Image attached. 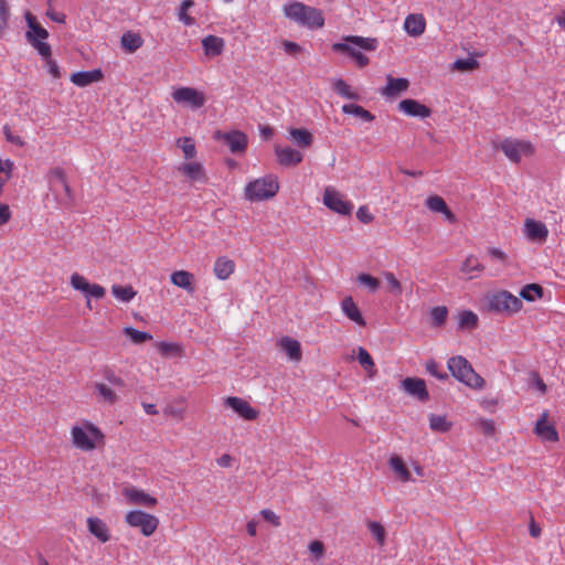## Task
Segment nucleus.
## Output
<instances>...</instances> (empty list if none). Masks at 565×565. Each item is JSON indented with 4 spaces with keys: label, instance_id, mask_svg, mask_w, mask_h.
Masks as SVG:
<instances>
[{
    "label": "nucleus",
    "instance_id": "1",
    "mask_svg": "<svg viewBox=\"0 0 565 565\" xmlns=\"http://www.w3.org/2000/svg\"><path fill=\"white\" fill-rule=\"evenodd\" d=\"M377 45L379 42L374 38L348 35L341 42L333 43L332 51L349 55L360 68H363L370 63L369 57L363 52H373L377 49Z\"/></svg>",
    "mask_w": 565,
    "mask_h": 565
},
{
    "label": "nucleus",
    "instance_id": "2",
    "mask_svg": "<svg viewBox=\"0 0 565 565\" xmlns=\"http://www.w3.org/2000/svg\"><path fill=\"white\" fill-rule=\"evenodd\" d=\"M70 435L74 448L84 452L94 451L105 445V435L102 429L87 419L73 425Z\"/></svg>",
    "mask_w": 565,
    "mask_h": 565
},
{
    "label": "nucleus",
    "instance_id": "3",
    "mask_svg": "<svg viewBox=\"0 0 565 565\" xmlns=\"http://www.w3.org/2000/svg\"><path fill=\"white\" fill-rule=\"evenodd\" d=\"M284 15L301 26L320 29L324 25L322 12L299 1H290L282 6Z\"/></svg>",
    "mask_w": 565,
    "mask_h": 565
},
{
    "label": "nucleus",
    "instance_id": "4",
    "mask_svg": "<svg viewBox=\"0 0 565 565\" xmlns=\"http://www.w3.org/2000/svg\"><path fill=\"white\" fill-rule=\"evenodd\" d=\"M278 177L266 174L248 182L245 186V198L250 202H260L273 199L279 191Z\"/></svg>",
    "mask_w": 565,
    "mask_h": 565
},
{
    "label": "nucleus",
    "instance_id": "5",
    "mask_svg": "<svg viewBox=\"0 0 565 565\" xmlns=\"http://www.w3.org/2000/svg\"><path fill=\"white\" fill-rule=\"evenodd\" d=\"M448 369L452 376L473 390H481L484 380L475 372L471 364L461 355L448 360Z\"/></svg>",
    "mask_w": 565,
    "mask_h": 565
},
{
    "label": "nucleus",
    "instance_id": "6",
    "mask_svg": "<svg viewBox=\"0 0 565 565\" xmlns=\"http://www.w3.org/2000/svg\"><path fill=\"white\" fill-rule=\"evenodd\" d=\"M25 20L29 26V31L25 34L28 42L44 60H49V57L52 56V49L51 45L44 41L49 38L47 30L36 21V18L31 12L25 13Z\"/></svg>",
    "mask_w": 565,
    "mask_h": 565
},
{
    "label": "nucleus",
    "instance_id": "7",
    "mask_svg": "<svg viewBox=\"0 0 565 565\" xmlns=\"http://www.w3.org/2000/svg\"><path fill=\"white\" fill-rule=\"evenodd\" d=\"M505 157L513 163H519L522 158L532 157L535 153V147L530 140L505 138L499 145Z\"/></svg>",
    "mask_w": 565,
    "mask_h": 565
},
{
    "label": "nucleus",
    "instance_id": "8",
    "mask_svg": "<svg viewBox=\"0 0 565 565\" xmlns=\"http://www.w3.org/2000/svg\"><path fill=\"white\" fill-rule=\"evenodd\" d=\"M488 306L491 311L509 316L519 312L523 307L521 299L507 290L492 294L489 297Z\"/></svg>",
    "mask_w": 565,
    "mask_h": 565
},
{
    "label": "nucleus",
    "instance_id": "9",
    "mask_svg": "<svg viewBox=\"0 0 565 565\" xmlns=\"http://www.w3.org/2000/svg\"><path fill=\"white\" fill-rule=\"evenodd\" d=\"M125 522L130 527L139 529L143 536H151L159 526V519L142 510H131L125 515Z\"/></svg>",
    "mask_w": 565,
    "mask_h": 565
},
{
    "label": "nucleus",
    "instance_id": "10",
    "mask_svg": "<svg viewBox=\"0 0 565 565\" xmlns=\"http://www.w3.org/2000/svg\"><path fill=\"white\" fill-rule=\"evenodd\" d=\"M172 99L183 107H189L192 110L200 109L206 103V96L203 92L189 86H181L175 88L172 94Z\"/></svg>",
    "mask_w": 565,
    "mask_h": 565
},
{
    "label": "nucleus",
    "instance_id": "11",
    "mask_svg": "<svg viewBox=\"0 0 565 565\" xmlns=\"http://www.w3.org/2000/svg\"><path fill=\"white\" fill-rule=\"evenodd\" d=\"M70 284L73 289L81 291L86 298L87 308L90 307V298L102 299L106 295V290L98 284H92L83 275L73 273L70 278Z\"/></svg>",
    "mask_w": 565,
    "mask_h": 565
},
{
    "label": "nucleus",
    "instance_id": "12",
    "mask_svg": "<svg viewBox=\"0 0 565 565\" xmlns=\"http://www.w3.org/2000/svg\"><path fill=\"white\" fill-rule=\"evenodd\" d=\"M323 204L339 215L349 216L353 211V203L344 199V195L332 186H327L322 196Z\"/></svg>",
    "mask_w": 565,
    "mask_h": 565
},
{
    "label": "nucleus",
    "instance_id": "13",
    "mask_svg": "<svg viewBox=\"0 0 565 565\" xmlns=\"http://www.w3.org/2000/svg\"><path fill=\"white\" fill-rule=\"evenodd\" d=\"M213 139L223 141L232 153L242 154L248 147V137L241 130L221 131L216 130L213 134Z\"/></svg>",
    "mask_w": 565,
    "mask_h": 565
},
{
    "label": "nucleus",
    "instance_id": "14",
    "mask_svg": "<svg viewBox=\"0 0 565 565\" xmlns=\"http://www.w3.org/2000/svg\"><path fill=\"white\" fill-rule=\"evenodd\" d=\"M47 178L51 190H56V186L60 185L64 191V195L60 199V203L62 205L70 206L74 201V196L64 170L61 168H53L49 171Z\"/></svg>",
    "mask_w": 565,
    "mask_h": 565
},
{
    "label": "nucleus",
    "instance_id": "15",
    "mask_svg": "<svg viewBox=\"0 0 565 565\" xmlns=\"http://www.w3.org/2000/svg\"><path fill=\"white\" fill-rule=\"evenodd\" d=\"M223 405L227 408H231L234 413H236L241 418L245 420H255L259 416V412L242 397H224Z\"/></svg>",
    "mask_w": 565,
    "mask_h": 565
},
{
    "label": "nucleus",
    "instance_id": "16",
    "mask_svg": "<svg viewBox=\"0 0 565 565\" xmlns=\"http://www.w3.org/2000/svg\"><path fill=\"white\" fill-rule=\"evenodd\" d=\"M274 152L277 163L285 168L296 167L303 160V153L290 146L275 145Z\"/></svg>",
    "mask_w": 565,
    "mask_h": 565
},
{
    "label": "nucleus",
    "instance_id": "17",
    "mask_svg": "<svg viewBox=\"0 0 565 565\" xmlns=\"http://www.w3.org/2000/svg\"><path fill=\"white\" fill-rule=\"evenodd\" d=\"M122 495L129 504L153 508L158 504L156 497L147 493L145 490L135 486H127L121 491Z\"/></svg>",
    "mask_w": 565,
    "mask_h": 565
},
{
    "label": "nucleus",
    "instance_id": "18",
    "mask_svg": "<svg viewBox=\"0 0 565 565\" xmlns=\"http://www.w3.org/2000/svg\"><path fill=\"white\" fill-rule=\"evenodd\" d=\"M177 170L191 183H205L207 181L205 168L199 161L183 162L178 166Z\"/></svg>",
    "mask_w": 565,
    "mask_h": 565
},
{
    "label": "nucleus",
    "instance_id": "19",
    "mask_svg": "<svg viewBox=\"0 0 565 565\" xmlns=\"http://www.w3.org/2000/svg\"><path fill=\"white\" fill-rule=\"evenodd\" d=\"M401 386L405 393L416 397L419 402H427L429 399V393L423 379L406 377L402 381Z\"/></svg>",
    "mask_w": 565,
    "mask_h": 565
},
{
    "label": "nucleus",
    "instance_id": "20",
    "mask_svg": "<svg viewBox=\"0 0 565 565\" xmlns=\"http://www.w3.org/2000/svg\"><path fill=\"white\" fill-rule=\"evenodd\" d=\"M524 234L531 242L543 243L547 238L548 230L544 223L526 218L524 222Z\"/></svg>",
    "mask_w": 565,
    "mask_h": 565
},
{
    "label": "nucleus",
    "instance_id": "21",
    "mask_svg": "<svg viewBox=\"0 0 565 565\" xmlns=\"http://www.w3.org/2000/svg\"><path fill=\"white\" fill-rule=\"evenodd\" d=\"M547 418L548 414L544 412L535 424L534 433L543 441L556 443L558 440V433L554 425L548 423Z\"/></svg>",
    "mask_w": 565,
    "mask_h": 565
},
{
    "label": "nucleus",
    "instance_id": "22",
    "mask_svg": "<svg viewBox=\"0 0 565 565\" xmlns=\"http://www.w3.org/2000/svg\"><path fill=\"white\" fill-rule=\"evenodd\" d=\"M398 109L411 117L427 118L431 115V109L416 99H403L398 104Z\"/></svg>",
    "mask_w": 565,
    "mask_h": 565
},
{
    "label": "nucleus",
    "instance_id": "23",
    "mask_svg": "<svg viewBox=\"0 0 565 565\" xmlns=\"http://www.w3.org/2000/svg\"><path fill=\"white\" fill-rule=\"evenodd\" d=\"M387 84L381 89V94L387 98H395L408 89L409 82L407 78H396L392 75L386 76Z\"/></svg>",
    "mask_w": 565,
    "mask_h": 565
},
{
    "label": "nucleus",
    "instance_id": "24",
    "mask_svg": "<svg viewBox=\"0 0 565 565\" xmlns=\"http://www.w3.org/2000/svg\"><path fill=\"white\" fill-rule=\"evenodd\" d=\"M278 348L285 352L289 360L299 362L302 359L301 344L290 337H282L277 341Z\"/></svg>",
    "mask_w": 565,
    "mask_h": 565
},
{
    "label": "nucleus",
    "instance_id": "25",
    "mask_svg": "<svg viewBox=\"0 0 565 565\" xmlns=\"http://www.w3.org/2000/svg\"><path fill=\"white\" fill-rule=\"evenodd\" d=\"M426 29V20L420 13L408 14L404 20V30L413 38L420 36Z\"/></svg>",
    "mask_w": 565,
    "mask_h": 565
},
{
    "label": "nucleus",
    "instance_id": "26",
    "mask_svg": "<svg viewBox=\"0 0 565 565\" xmlns=\"http://www.w3.org/2000/svg\"><path fill=\"white\" fill-rule=\"evenodd\" d=\"M87 530L102 543H106L110 540V531L107 524L97 516L87 519Z\"/></svg>",
    "mask_w": 565,
    "mask_h": 565
},
{
    "label": "nucleus",
    "instance_id": "27",
    "mask_svg": "<svg viewBox=\"0 0 565 565\" xmlns=\"http://www.w3.org/2000/svg\"><path fill=\"white\" fill-rule=\"evenodd\" d=\"M341 310L349 320L356 323L360 327H365L366 322L363 318L359 307L354 302L351 296L345 297L341 302Z\"/></svg>",
    "mask_w": 565,
    "mask_h": 565
},
{
    "label": "nucleus",
    "instance_id": "28",
    "mask_svg": "<svg viewBox=\"0 0 565 565\" xmlns=\"http://www.w3.org/2000/svg\"><path fill=\"white\" fill-rule=\"evenodd\" d=\"M171 282L184 289L188 294H193L195 291L194 285V275L188 270H175L170 276Z\"/></svg>",
    "mask_w": 565,
    "mask_h": 565
},
{
    "label": "nucleus",
    "instance_id": "29",
    "mask_svg": "<svg viewBox=\"0 0 565 565\" xmlns=\"http://www.w3.org/2000/svg\"><path fill=\"white\" fill-rule=\"evenodd\" d=\"M103 77L104 75L100 70L83 71L73 73L71 75V82L78 87H85L102 81Z\"/></svg>",
    "mask_w": 565,
    "mask_h": 565
},
{
    "label": "nucleus",
    "instance_id": "30",
    "mask_svg": "<svg viewBox=\"0 0 565 565\" xmlns=\"http://www.w3.org/2000/svg\"><path fill=\"white\" fill-rule=\"evenodd\" d=\"M426 206L431 212L444 214L445 217L447 218V221H449L450 223H455L456 222L455 214L449 210V207L447 206L446 201L441 196H439V195H430V196H428L427 200H426Z\"/></svg>",
    "mask_w": 565,
    "mask_h": 565
},
{
    "label": "nucleus",
    "instance_id": "31",
    "mask_svg": "<svg viewBox=\"0 0 565 565\" xmlns=\"http://www.w3.org/2000/svg\"><path fill=\"white\" fill-rule=\"evenodd\" d=\"M202 46L206 56L215 57L223 53L225 42L220 36L207 35L202 40Z\"/></svg>",
    "mask_w": 565,
    "mask_h": 565
},
{
    "label": "nucleus",
    "instance_id": "32",
    "mask_svg": "<svg viewBox=\"0 0 565 565\" xmlns=\"http://www.w3.org/2000/svg\"><path fill=\"white\" fill-rule=\"evenodd\" d=\"M388 467L394 472L396 479L401 482H408L412 480L411 472L404 462V460L397 456L393 455L388 459Z\"/></svg>",
    "mask_w": 565,
    "mask_h": 565
},
{
    "label": "nucleus",
    "instance_id": "33",
    "mask_svg": "<svg viewBox=\"0 0 565 565\" xmlns=\"http://www.w3.org/2000/svg\"><path fill=\"white\" fill-rule=\"evenodd\" d=\"M234 270L235 263L225 256L218 257L213 266L215 276L221 280H226L230 278Z\"/></svg>",
    "mask_w": 565,
    "mask_h": 565
},
{
    "label": "nucleus",
    "instance_id": "34",
    "mask_svg": "<svg viewBox=\"0 0 565 565\" xmlns=\"http://www.w3.org/2000/svg\"><path fill=\"white\" fill-rule=\"evenodd\" d=\"M290 140L300 148H309L313 142L312 134L306 128H290Z\"/></svg>",
    "mask_w": 565,
    "mask_h": 565
},
{
    "label": "nucleus",
    "instance_id": "35",
    "mask_svg": "<svg viewBox=\"0 0 565 565\" xmlns=\"http://www.w3.org/2000/svg\"><path fill=\"white\" fill-rule=\"evenodd\" d=\"M156 347L159 354L163 358H181L184 355V348L180 343L160 341Z\"/></svg>",
    "mask_w": 565,
    "mask_h": 565
},
{
    "label": "nucleus",
    "instance_id": "36",
    "mask_svg": "<svg viewBox=\"0 0 565 565\" xmlns=\"http://www.w3.org/2000/svg\"><path fill=\"white\" fill-rule=\"evenodd\" d=\"M484 269L483 265L475 255H469L463 260L460 270L469 279L476 278Z\"/></svg>",
    "mask_w": 565,
    "mask_h": 565
},
{
    "label": "nucleus",
    "instance_id": "37",
    "mask_svg": "<svg viewBox=\"0 0 565 565\" xmlns=\"http://www.w3.org/2000/svg\"><path fill=\"white\" fill-rule=\"evenodd\" d=\"M94 388L98 395V399L108 405H115L119 401L117 393L107 384L97 382Z\"/></svg>",
    "mask_w": 565,
    "mask_h": 565
},
{
    "label": "nucleus",
    "instance_id": "38",
    "mask_svg": "<svg viewBox=\"0 0 565 565\" xmlns=\"http://www.w3.org/2000/svg\"><path fill=\"white\" fill-rule=\"evenodd\" d=\"M175 143L182 150L185 160H192L196 157L198 150L192 137H180L175 140Z\"/></svg>",
    "mask_w": 565,
    "mask_h": 565
},
{
    "label": "nucleus",
    "instance_id": "39",
    "mask_svg": "<svg viewBox=\"0 0 565 565\" xmlns=\"http://www.w3.org/2000/svg\"><path fill=\"white\" fill-rule=\"evenodd\" d=\"M120 43L127 52L134 53L142 46L143 40L138 33L126 32L122 34Z\"/></svg>",
    "mask_w": 565,
    "mask_h": 565
},
{
    "label": "nucleus",
    "instance_id": "40",
    "mask_svg": "<svg viewBox=\"0 0 565 565\" xmlns=\"http://www.w3.org/2000/svg\"><path fill=\"white\" fill-rule=\"evenodd\" d=\"M342 111L348 115H354L366 122H371L375 119V116L371 111L358 104H345L342 106Z\"/></svg>",
    "mask_w": 565,
    "mask_h": 565
},
{
    "label": "nucleus",
    "instance_id": "41",
    "mask_svg": "<svg viewBox=\"0 0 565 565\" xmlns=\"http://www.w3.org/2000/svg\"><path fill=\"white\" fill-rule=\"evenodd\" d=\"M333 89L337 94H339L341 97L351 99V100H359L360 95L358 92H355L349 84H347L342 78L334 79L332 83Z\"/></svg>",
    "mask_w": 565,
    "mask_h": 565
},
{
    "label": "nucleus",
    "instance_id": "42",
    "mask_svg": "<svg viewBox=\"0 0 565 565\" xmlns=\"http://www.w3.org/2000/svg\"><path fill=\"white\" fill-rule=\"evenodd\" d=\"M358 361L367 372L369 377H373L376 374L375 363L371 354L363 347L358 348Z\"/></svg>",
    "mask_w": 565,
    "mask_h": 565
},
{
    "label": "nucleus",
    "instance_id": "43",
    "mask_svg": "<svg viewBox=\"0 0 565 565\" xmlns=\"http://www.w3.org/2000/svg\"><path fill=\"white\" fill-rule=\"evenodd\" d=\"M193 6V0H183L178 9V19L186 26H192L195 24V19L188 13L189 9H191Z\"/></svg>",
    "mask_w": 565,
    "mask_h": 565
},
{
    "label": "nucleus",
    "instance_id": "44",
    "mask_svg": "<svg viewBox=\"0 0 565 565\" xmlns=\"http://www.w3.org/2000/svg\"><path fill=\"white\" fill-rule=\"evenodd\" d=\"M543 296V288L539 284L525 285L521 291L520 297L526 301H535Z\"/></svg>",
    "mask_w": 565,
    "mask_h": 565
},
{
    "label": "nucleus",
    "instance_id": "45",
    "mask_svg": "<svg viewBox=\"0 0 565 565\" xmlns=\"http://www.w3.org/2000/svg\"><path fill=\"white\" fill-rule=\"evenodd\" d=\"M113 295L120 301L129 302L137 295L131 286L113 285Z\"/></svg>",
    "mask_w": 565,
    "mask_h": 565
},
{
    "label": "nucleus",
    "instance_id": "46",
    "mask_svg": "<svg viewBox=\"0 0 565 565\" xmlns=\"http://www.w3.org/2000/svg\"><path fill=\"white\" fill-rule=\"evenodd\" d=\"M429 427L434 431L446 433L451 428V423H449L446 416L431 414L429 416Z\"/></svg>",
    "mask_w": 565,
    "mask_h": 565
},
{
    "label": "nucleus",
    "instance_id": "47",
    "mask_svg": "<svg viewBox=\"0 0 565 565\" xmlns=\"http://www.w3.org/2000/svg\"><path fill=\"white\" fill-rule=\"evenodd\" d=\"M458 323L460 329H475L478 326V316L470 310H463L458 316Z\"/></svg>",
    "mask_w": 565,
    "mask_h": 565
},
{
    "label": "nucleus",
    "instance_id": "48",
    "mask_svg": "<svg viewBox=\"0 0 565 565\" xmlns=\"http://www.w3.org/2000/svg\"><path fill=\"white\" fill-rule=\"evenodd\" d=\"M430 319L434 327H443L448 317V309L445 306H437L430 309Z\"/></svg>",
    "mask_w": 565,
    "mask_h": 565
},
{
    "label": "nucleus",
    "instance_id": "49",
    "mask_svg": "<svg viewBox=\"0 0 565 565\" xmlns=\"http://www.w3.org/2000/svg\"><path fill=\"white\" fill-rule=\"evenodd\" d=\"M366 526L371 534L375 537L377 544L383 546L385 544L386 531L384 526L377 521H369Z\"/></svg>",
    "mask_w": 565,
    "mask_h": 565
},
{
    "label": "nucleus",
    "instance_id": "50",
    "mask_svg": "<svg viewBox=\"0 0 565 565\" xmlns=\"http://www.w3.org/2000/svg\"><path fill=\"white\" fill-rule=\"evenodd\" d=\"M124 333L136 344L152 340V335L145 331H139L132 327H126Z\"/></svg>",
    "mask_w": 565,
    "mask_h": 565
},
{
    "label": "nucleus",
    "instance_id": "51",
    "mask_svg": "<svg viewBox=\"0 0 565 565\" xmlns=\"http://www.w3.org/2000/svg\"><path fill=\"white\" fill-rule=\"evenodd\" d=\"M479 67V62L473 57L459 58L454 63V68L460 72H471Z\"/></svg>",
    "mask_w": 565,
    "mask_h": 565
},
{
    "label": "nucleus",
    "instance_id": "52",
    "mask_svg": "<svg viewBox=\"0 0 565 565\" xmlns=\"http://www.w3.org/2000/svg\"><path fill=\"white\" fill-rule=\"evenodd\" d=\"M383 276L390 286V290L394 295L399 296L402 294L403 289H402V285L399 282V280L395 277V275L391 271H385L383 274Z\"/></svg>",
    "mask_w": 565,
    "mask_h": 565
},
{
    "label": "nucleus",
    "instance_id": "53",
    "mask_svg": "<svg viewBox=\"0 0 565 565\" xmlns=\"http://www.w3.org/2000/svg\"><path fill=\"white\" fill-rule=\"evenodd\" d=\"M358 281L361 285L366 286L371 291H375L380 287V280L370 274H360Z\"/></svg>",
    "mask_w": 565,
    "mask_h": 565
},
{
    "label": "nucleus",
    "instance_id": "54",
    "mask_svg": "<svg viewBox=\"0 0 565 565\" xmlns=\"http://www.w3.org/2000/svg\"><path fill=\"white\" fill-rule=\"evenodd\" d=\"M9 17L10 12L7 1L0 0V33L7 29Z\"/></svg>",
    "mask_w": 565,
    "mask_h": 565
},
{
    "label": "nucleus",
    "instance_id": "55",
    "mask_svg": "<svg viewBox=\"0 0 565 565\" xmlns=\"http://www.w3.org/2000/svg\"><path fill=\"white\" fill-rule=\"evenodd\" d=\"M426 370L430 375H433L439 380H446L448 377L447 373L440 371L439 364L437 362H435L434 360L427 362Z\"/></svg>",
    "mask_w": 565,
    "mask_h": 565
},
{
    "label": "nucleus",
    "instance_id": "56",
    "mask_svg": "<svg viewBox=\"0 0 565 565\" xmlns=\"http://www.w3.org/2000/svg\"><path fill=\"white\" fill-rule=\"evenodd\" d=\"M13 170V162L9 159H0V179L9 180Z\"/></svg>",
    "mask_w": 565,
    "mask_h": 565
},
{
    "label": "nucleus",
    "instance_id": "57",
    "mask_svg": "<svg viewBox=\"0 0 565 565\" xmlns=\"http://www.w3.org/2000/svg\"><path fill=\"white\" fill-rule=\"evenodd\" d=\"M281 45H282L285 52L289 55L296 56V55L302 53V47L296 42H292L289 40H284L281 42Z\"/></svg>",
    "mask_w": 565,
    "mask_h": 565
},
{
    "label": "nucleus",
    "instance_id": "58",
    "mask_svg": "<svg viewBox=\"0 0 565 565\" xmlns=\"http://www.w3.org/2000/svg\"><path fill=\"white\" fill-rule=\"evenodd\" d=\"M308 548L316 559H320L324 554V545L321 541H312Z\"/></svg>",
    "mask_w": 565,
    "mask_h": 565
},
{
    "label": "nucleus",
    "instance_id": "59",
    "mask_svg": "<svg viewBox=\"0 0 565 565\" xmlns=\"http://www.w3.org/2000/svg\"><path fill=\"white\" fill-rule=\"evenodd\" d=\"M260 515L264 518L265 521L269 522L274 526H280V516L277 515L273 510L264 509L260 511Z\"/></svg>",
    "mask_w": 565,
    "mask_h": 565
},
{
    "label": "nucleus",
    "instance_id": "60",
    "mask_svg": "<svg viewBox=\"0 0 565 565\" xmlns=\"http://www.w3.org/2000/svg\"><path fill=\"white\" fill-rule=\"evenodd\" d=\"M356 217L359 218L360 222H362L364 224H369V223L373 222V220H374L373 214L370 212L369 207L365 205L360 206L358 209Z\"/></svg>",
    "mask_w": 565,
    "mask_h": 565
},
{
    "label": "nucleus",
    "instance_id": "61",
    "mask_svg": "<svg viewBox=\"0 0 565 565\" xmlns=\"http://www.w3.org/2000/svg\"><path fill=\"white\" fill-rule=\"evenodd\" d=\"M45 63H46L47 72L51 74V76L56 79L60 78L61 71H60L57 63L54 60H52L51 56L49 57V60H45Z\"/></svg>",
    "mask_w": 565,
    "mask_h": 565
},
{
    "label": "nucleus",
    "instance_id": "62",
    "mask_svg": "<svg viewBox=\"0 0 565 565\" xmlns=\"http://www.w3.org/2000/svg\"><path fill=\"white\" fill-rule=\"evenodd\" d=\"M11 218V211L8 204L0 202V226L7 224Z\"/></svg>",
    "mask_w": 565,
    "mask_h": 565
},
{
    "label": "nucleus",
    "instance_id": "63",
    "mask_svg": "<svg viewBox=\"0 0 565 565\" xmlns=\"http://www.w3.org/2000/svg\"><path fill=\"white\" fill-rule=\"evenodd\" d=\"M105 377L110 384H113L117 387L125 386V381L120 376L116 375L113 371H107L105 373Z\"/></svg>",
    "mask_w": 565,
    "mask_h": 565
},
{
    "label": "nucleus",
    "instance_id": "64",
    "mask_svg": "<svg viewBox=\"0 0 565 565\" xmlns=\"http://www.w3.org/2000/svg\"><path fill=\"white\" fill-rule=\"evenodd\" d=\"M4 135H6V138H7V140L9 142L14 143V145L20 146V147L24 146L23 139L21 137H19V136L12 135V132L10 131L8 126L4 127Z\"/></svg>",
    "mask_w": 565,
    "mask_h": 565
}]
</instances>
